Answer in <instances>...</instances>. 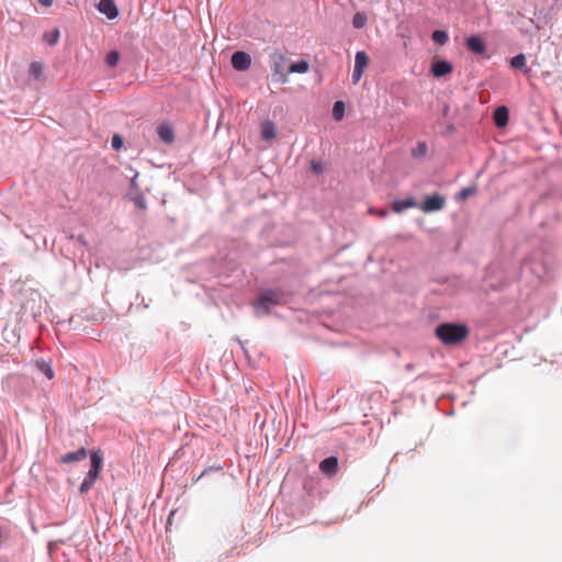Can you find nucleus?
Returning <instances> with one entry per match:
<instances>
[{
  "mask_svg": "<svg viewBox=\"0 0 562 562\" xmlns=\"http://www.w3.org/2000/svg\"><path fill=\"white\" fill-rule=\"evenodd\" d=\"M279 294L274 291H265L262 292L256 303L254 304L256 310H269L271 306L279 304Z\"/></svg>",
  "mask_w": 562,
  "mask_h": 562,
  "instance_id": "3",
  "label": "nucleus"
},
{
  "mask_svg": "<svg viewBox=\"0 0 562 562\" xmlns=\"http://www.w3.org/2000/svg\"><path fill=\"white\" fill-rule=\"evenodd\" d=\"M510 66L514 69H522L524 71H527L528 69H527V66H526V56H525V54L519 53L516 56H514L510 59Z\"/></svg>",
  "mask_w": 562,
  "mask_h": 562,
  "instance_id": "19",
  "label": "nucleus"
},
{
  "mask_svg": "<svg viewBox=\"0 0 562 562\" xmlns=\"http://www.w3.org/2000/svg\"><path fill=\"white\" fill-rule=\"evenodd\" d=\"M468 48L474 54H483L485 52V44L481 36L471 35L467 40Z\"/></svg>",
  "mask_w": 562,
  "mask_h": 562,
  "instance_id": "11",
  "label": "nucleus"
},
{
  "mask_svg": "<svg viewBox=\"0 0 562 562\" xmlns=\"http://www.w3.org/2000/svg\"><path fill=\"white\" fill-rule=\"evenodd\" d=\"M448 131H449V132H452V131H453V126H452V125H449V126H448Z\"/></svg>",
  "mask_w": 562,
  "mask_h": 562,
  "instance_id": "37",
  "label": "nucleus"
},
{
  "mask_svg": "<svg viewBox=\"0 0 562 562\" xmlns=\"http://www.w3.org/2000/svg\"><path fill=\"white\" fill-rule=\"evenodd\" d=\"M95 7L97 10L104 14L109 20H114L119 16V8L114 0H100Z\"/></svg>",
  "mask_w": 562,
  "mask_h": 562,
  "instance_id": "6",
  "label": "nucleus"
},
{
  "mask_svg": "<svg viewBox=\"0 0 562 562\" xmlns=\"http://www.w3.org/2000/svg\"><path fill=\"white\" fill-rule=\"evenodd\" d=\"M431 38L439 45H445L449 41V35L446 31L436 30L432 32Z\"/></svg>",
  "mask_w": 562,
  "mask_h": 562,
  "instance_id": "22",
  "label": "nucleus"
},
{
  "mask_svg": "<svg viewBox=\"0 0 562 562\" xmlns=\"http://www.w3.org/2000/svg\"><path fill=\"white\" fill-rule=\"evenodd\" d=\"M416 206V202L414 198H407L404 200H395L392 203V209L395 213H402L405 210L412 209Z\"/></svg>",
  "mask_w": 562,
  "mask_h": 562,
  "instance_id": "14",
  "label": "nucleus"
},
{
  "mask_svg": "<svg viewBox=\"0 0 562 562\" xmlns=\"http://www.w3.org/2000/svg\"><path fill=\"white\" fill-rule=\"evenodd\" d=\"M232 66L235 70L245 71L251 66V59L249 55L243 50H237L232 55Z\"/></svg>",
  "mask_w": 562,
  "mask_h": 562,
  "instance_id": "5",
  "label": "nucleus"
},
{
  "mask_svg": "<svg viewBox=\"0 0 562 562\" xmlns=\"http://www.w3.org/2000/svg\"><path fill=\"white\" fill-rule=\"evenodd\" d=\"M137 178H138V173L136 172L133 176V178L131 179V187L133 190H135V193L139 192L138 184H137Z\"/></svg>",
  "mask_w": 562,
  "mask_h": 562,
  "instance_id": "32",
  "label": "nucleus"
},
{
  "mask_svg": "<svg viewBox=\"0 0 562 562\" xmlns=\"http://www.w3.org/2000/svg\"><path fill=\"white\" fill-rule=\"evenodd\" d=\"M113 149H120L123 146V138L120 135H114L111 142Z\"/></svg>",
  "mask_w": 562,
  "mask_h": 562,
  "instance_id": "30",
  "label": "nucleus"
},
{
  "mask_svg": "<svg viewBox=\"0 0 562 562\" xmlns=\"http://www.w3.org/2000/svg\"><path fill=\"white\" fill-rule=\"evenodd\" d=\"M368 66V56L366 52L358 50L355 56V67L364 69Z\"/></svg>",
  "mask_w": 562,
  "mask_h": 562,
  "instance_id": "23",
  "label": "nucleus"
},
{
  "mask_svg": "<svg viewBox=\"0 0 562 562\" xmlns=\"http://www.w3.org/2000/svg\"><path fill=\"white\" fill-rule=\"evenodd\" d=\"M475 190H476L475 186L462 188L460 193H459L460 198L461 199H467L468 196L473 194L475 192Z\"/></svg>",
  "mask_w": 562,
  "mask_h": 562,
  "instance_id": "27",
  "label": "nucleus"
},
{
  "mask_svg": "<svg viewBox=\"0 0 562 562\" xmlns=\"http://www.w3.org/2000/svg\"><path fill=\"white\" fill-rule=\"evenodd\" d=\"M88 456V451L85 447H81L80 449L71 452H67L64 456L60 457L59 462L60 463H72V462H79L81 460H85Z\"/></svg>",
  "mask_w": 562,
  "mask_h": 562,
  "instance_id": "9",
  "label": "nucleus"
},
{
  "mask_svg": "<svg viewBox=\"0 0 562 562\" xmlns=\"http://www.w3.org/2000/svg\"><path fill=\"white\" fill-rule=\"evenodd\" d=\"M508 109L505 105H501L494 111L493 119L498 127H504L508 123Z\"/></svg>",
  "mask_w": 562,
  "mask_h": 562,
  "instance_id": "13",
  "label": "nucleus"
},
{
  "mask_svg": "<svg viewBox=\"0 0 562 562\" xmlns=\"http://www.w3.org/2000/svg\"><path fill=\"white\" fill-rule=\"evenodd\" d=\"M44 64L41 63V61H33L31 65H30V75L36 79V80H40L43 75H44Z\"/></svg>",
  "mask_w": 562,
  "mask_h": 562,
  "instance_id": "18",
  "label": "nucleus"
},
{
  "mask_svg": "<svg viewBox=\"0 0 562 562\" xmlns=\"http://www.w3.org/2000/svg\"><path fill=\"white\" fill-rule=\"evenodd\" d=\"M157 134L166 144H171L175 140L173 127L169 123L159 124L157 127Z\"/></svg>",
  "mask_w": 562,
  "mask_h": 562,
  "instance_id": "10",
  "label": "nucleus"
},
{
  "mask_svg": "<svg viewBox=\"0 0 562 562\" xmlns=\"http://www.w3.org/2000/svg\"><path fill=\"white\" fill-rule=\"evenodd\" d=\"M345 103L341 100H337L333 108V117L335 121H340L345 115Z\"/></svg>",
  "mask_w": 562,
  "mask_h": 562,
  "instance_id": "20",
  "label": "nucleus"
},
{
  "mask_svg": "<svg viewBox=\"0 0 562 562\" xmlns=\"http://www.w3.org/2000/svg\"><path fill=\"white\" fill-rule=\"evenodd\" d=\"M437 338L445 345H454L462 341L469 334L463 324L442 323L436 327Z\"/></svg>",
  "mask_w": 562,
  "mask_h": 562,
  "instance_id": "1",
  "label": "nucleus"
},
{
  "mask_svg": "<svg viewBox=\"0 0 562 562\" xmlns=\"http://www.w3.org/2000/svg\"><path fill=\"white\" fill-rule=\"evenodd\" d=\"M442 113H443L445 116L448 115V113H449V105H445V108L442 110Z\"/></svg>",
  "mask_w": 562,
  "mask_h": 562,
  "instance_id": "35",
  "label": "nucleus"
},
{
  "mask_svg": "<svg viewBox=\"0 0 562 562\" xmlns=\"http://www.w3.org/2000/svg\"><path fill=\"white\" fill-rule=\"evenodd\" d=\"M59 36H60L59 30L54 29L52 32L45 33L43 35V40L45 41L46 44L53 46V45L57 44Z\"/></svg>",
  "mask_w": 562,
  "mask_h": 562,
  "instance_id": "24",
  "label": "nucleus"
},
{
  "mask_svg": "<svg viewBox=\"0 0 562 562\" xmlns=\"http://www.w3.org/2000/svg\"><path fill=\"white\" fill-rule=\"evenodd\" d=\"M368 18L364 12H357L352 18V25L355 29H363L367 25Z\"/></svg>",
  "mask_w": 562,
  "mask_h": 562,
  "instance_id": "21",
  "label": "nucleus"
},
{
  "mask_svg": "<svg viewBox=\"0 0 562 562\" xmlns=\"http://www.w3.org/2000/svg\"><path fill=\"white\" fill-rule=\"evenodd\" d=\"M43 7H50L53 4V0H37Z\"/></svg>",
  "mask_w": 562,
  "mask_h": 562,
  "instance_id": "33",
  "label": "nucleus"
},
{
  "mask_svg": "<svg viewBox=\"0 0 562 562\" xmlns=\"http://www.w3.org/2000/svg\"><path fill=\"white\" fill-rule=\"evenodd\" d=\"M319 470L326 476H331L336 474L338 470L337 457L331 456L322 460L319 463Z\"/></svg>",
  "mask_w": 562,
  "mask_h": 562,
  "instance_id": "8",
  "label": "nucleus"
},
{
  "mask_svg": "<svg viewBox=\"0 0 562 562\" xmlns=\"http://www.w3.org/2000/svg\"><path fill=\"white\" fill-rule=\"evenodd\" d=\"M120 60V53L117 50H110L106 54L105 63L109 67H115Z\"/></svg>",
  "mask_w": 562,
  "mask_h": 562,
  "instance_id": "26",
  "label": "nucleus"
},
{
  "mask_svg": "<svg viewBox=\"0 0 562 562\" xmlns=\"http://www.w3.org/2000/svg\"><path fill=\"white\" fill-rule=\"evenodd\" d=\"M136 195L137 196L134 199L136 206L142 210L146 209V201L144 195L140 192L136 193Z\"/></svg>",
  "mask_w": 562,
  "mask_h": 562,
  "instance_id": "28",
  "label": "nucleus"
},
{
  "mask_svg": "<svg viewBox=\"0 0 562 562\" xmlns=\"http://www.w3.org/2000/svg\"><path fill=\"white\" fill-rule=\"evenodd\" d=\"M78 239H79V241H80V243H82L83 245H86V240H85L83 236H79V238H78Z\"/></svg>",
  "mask_w": 562,
  "mask_h": 562,
  "instance_id": "36",
  "label": "nucleus"
},
{
  "mask_svg": "<svg viewBox=\"0 0 562 562\" xmlns=\"http://www.w3.org/2000/svg\"><path fill=\"white\" fill-rule=\"evenodd\" d=\"M311 167H312V170L317 175H319L324 171V166L318 161L313 160L311 164Z\"/></svg>",
  "mask_w": 562,
  "mask_h": 562,
  "instance_id": "31",
  "label": "nucleus"
},
{
  "mask_svg": "<svg viewBox=\"0 0 562 562\" xmlns=\"http://www.w3.org/2000/svg\"><path fill=\"white\" fill-rule=\"evenodd\" d=\"M387 214H389V211H387V210H381V211H379V215H380L381 217H385Z\"/></svg>",
  "mask_w": 562,
  "mask_h": 562,
  "instance_id": "34",
  "label": "nucleus"
},
{
  "mask_svg": "<svg viewBox=\"0 0 562 562\" xmlns=\"http://www.w3.org/2000/svg\"><path fill=\"white\" fill-rule=\"evenodd\" d=\"M428 151L426 142H419L415 148L412 149V156L414 158L424 157Z\"/></svg>",
  "mask_w": 562,
  "mask_h": 562,
  "instance_id": "25",
  "label": "nucleus"
},
{
  "mask_svg": "<svg viewBox=\"0 0 562 562\" xmlns=\"http://www.w3.org/2000/svg\"><path fill=\"white\" fill-rule=\"evenodd\" d=\"M102 461L103 457L99 450H94L90 453L91 468L79 486L81 494L89 492L94 485L102 467Z\"/></svg>",
  "mask_w": 562,
  "mask_h": 562,
  "instance_id": "2",
  "label": "nucleus"
},
{
  "mask_svg": "<svg viewBox=\"0 0 562 562\" xmlns=\"http://www.w3.org/2000/svg\"><path fill=\"white\" fill-rule=\"evenodd\" d=\"M310 68V63L307 60L301 59L296 63H292L289 67V74H305Z\"/></svg>",
  "mask_w": 562,
  "mask_h": 562,
  "instance_id": "17",
  "label": "nucleus"
},
{
  "mask_svg": "<svg viewBox=\"0 0 562 562\" xmlns=\"http://www.w3.org/2000/svg\"><path fill=\"white\" fill-rule=\"evenodd\" d=\"M36 367L48 380L54 378L55 373L50 361L44 359L37 360Z\"/></svg>",
  "mask_w": 562,
  "mask_h": 562,
  "instance_id": "16",
  "label": "nucleus"
},
{
  "mask_svg": "<svg viewBox=\"0 0 562 562\" xmlns=\"http://www.w3.org/2000/svg\"><path fill=\"white\" fill-rule=\"evenodd\" d=\"M452 70H453V67H452L451 63L448 60H445V59L436 60L431 65V74L437 78L447 76L450 72H452Z\"/></svg>",
  "mask_w": 562,
  "mask_h": 562,
  "instance_id": "7",
  "label": "nucleus"
},
{
  "mask_svg": "<svg viewBox=\"0 0 562 562\" xmlns=\"http://www.w3.org/2000/svg\"><path fill=\"white\" fill-rule=\"evenodd\" d=\"M445 204V198L436 193L434 195L427 196L420 209L424 213H432L442 210Z\"/></svg>",
  "mask_w": 562,
  "mask_h": 562,
  "instance_id": "4",
  "label": "nucleus"
},
{
  "mask_svg": "<svg viewBox=\"0 0 562 562\" xmlns=\"http://www.w3.org/2000/svg\"><path fill=\"white\" fill-rule=\"evenodd\" d=\"M277 135V128L273 122L266 121L262 123L261 137L265 140H270Z\"/></svg>",
  "mask_w": 562,
  "mask_h": 562,
  "instance_id": "15",
  "label": "nucleus"
},
{
  "mask_svg": "<svg viewBox=\"0 0 562 562\" xmlns=\"http://www.w3.org/2000/svg\"><path fill=\"white\" fill-rule=\"evenodd\" d=\"M271 70L273 72V75L276 77H278V80L285 83L288 82V77L286 75L289 74L286 70H285V67H284V60L282 58L278 59V60H274L272 64H271Z\"/></svg>",
  "mask_w": 562,
  "mask_h": 562,
  "instance_id": "12",
  "label": "nucleus"
},
{
  "mask_svg": "<svg viewBox=\"0 0 562 562\" xmlns=\"http://www.w3.org/2000/svg\"><path fill=\"white\" fill-rule=\"evenodd\" d=\"M362 74H363V69L361 68H356L353 67V71H352V83H358L362 77Z\"/></svg>",
  "mask_w": 562,
  "mask_h": 562,
  "instance_id": "29",
  "label": "nucleus"
}]
</instances>
